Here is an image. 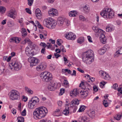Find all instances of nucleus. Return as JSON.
I'll return each instance as SVG.
<instances>
[{
    "label": "nucleus",
    "instance_id": "nucleus-62",
    "mask_svg": "<svg viewBox=\"0 0 122 122\" xmlns=\"http://www.w3.org/2000/svg\"><path fill=\"white\" fill-rule=\"evenodd\" d=\"M77 69L78 71L81 72V73H83L84 72V71L81 69H80V68H77Z\"/></svg>",
    "mask_w": 122,
    "mask_h": 122
},
{
    "label": "nucleus",
    "instance_id": "nucleus-50",
    "mask_svg": "<svg viewBox=\"0 0 122 122\" xmlns=\"http://www.w3.org/2000/svg\"><path fill=\"white\" fill-rule=\"evenodd\" d=\"M28 4L30 6H31L33 2V0H28Z\"/></svg>",
    "mask_w": 122,
    "mask_h": 122
},
{
    "label": "nucleus",
    "instance_id": "nucleus-28",
    "mask_svg": "<svg viewBox=\"0 0 122 122\" xmlns=\"http://www.w3.org/2000/svg\"><path fill=\"white\" fill-rule=\"evenodd\" d=\"M76 11H72L69 13V15L70 17H75L77 14Z\"/></svg>",
    "mask_w": 122,
    "mask_h": 122
},
{
    "label": "nucleus",
    "instance_id": "nucleus-63",
    "mask_svg": "<svg viewBox=\"0 0 122 122\" xmlns=\"http://www.w3.org/2000/svg\"><path fill=\"white\" fill-rule=\"evenodd\" d=\"M37 26L39 28L41 29H43V27L41 25L40 23L39 24H38V25H37Z\"/></svg>",
    "mask_w": 122,
    "mask_h": 122
},
{
    "label": "nucleus",
    "instance_id": "nucleus-4",
    "mask_svg": "<svg viewBox=\"0 0 122 122\" xmlns=\"http://www.w3.org/2000/svg\"><path fill=\"white\" fill-rule=\"evenodd\" d=\"M43 24L44 26L51 29L54 28L56 24V21L51 17L44 19Z\"/></svg>",
    "mask_w": 122,
    "mask_h": 122
},
{
    "label": "nucleus",
    "instance_id": "nucleus-34",
    "mask_svg": "<svg viewBox=\"0 0 122 122\" xmlns=\"http://www.w3.org/2000/svg\"><path fill=\"white\" fill-rule=\"evenodd\" d=\"M69 107H68L67 108H66L63 111V113L65 115H66L69 113Z\"/></svg>",
    "mask_w": 122,
    "mask_h": 122
},
{
    "label": "nucleus",
    "instance_id": "nucleus-59",
    "mask_svg": "<svg viewBox=\"0 0 122 122\" xmlns=\"http://www.w3.org/2000/svg\"><path fill=\"white\" fill-rule=\"evenodd\" d=\"M87 38L89 42H92V38L90 36H87Z\"/></svg>",
    "mask_w": 122,
    "mask_h": 122
},
{
    "label": "nucleus",
    "instance_id": "nucleus-7",
    "mask_svg": "<svg viewBox=\"0 0 122 122\" xmlns=\"http://www.w3.org/2000/svg\"><path fill=\"white\" fill-rule=\"evenodd\" d=\"M10 99L14 100H17L20 97V93L17 91L12 90L10 93Z\"/></svg>",
    "mask_w": 122,
    "mask_h": 122
},
{
    "label": "nucleus",
    "instance_id": "nucleus-22",
    "mask_svg": "<svg viewBox=\"0 0 122 122\" xmlns=\"http://www.w3.org/2000/svg\"><path fill=\"white\" fill-rule=\"evenodd\" d=\"M88 115L90 117L93 118L95 115V111L94 110L90 111L88 112Z\"/></svg>",
    "mask_w": 122,
    "mask_h": 122
},
{
    "label": "nucleus",
    "instance_id": "nucleus-21",
    "mask_svg": "<svg viewBox=\"0 0 122 122\" xmlns=\"http://www.w3.org/2000/svg\"><path fill=\"white\" fill-rule=\"evenodd\" d=\"M25 52L26 54L28 56L30 55L33 56V53H32V52L30 51V49L28 47H27L26 48Z\"/></svg>",
    "mask_w": 122,
    "mask_h": 122
},
{
    "label": "nucleus",
    "instance_id": "nucleus-53",
    "mask_svg": "<svg viewBox=\"0 0 122 122\" xmlns=\"http://www.w3.org/2000/svg\"><path fill=\"white\" fill-rule=\"evenodd\" d=\"M62 41V40L60 39H59L57 40L56 41L57 43V45L59 46H60L61 45V41Z\"/></svg>",
    "mask_w": 122,
    "mask_h": 122
},
{
    "label": "nucleus",
    "instance_id": "nucleus-48",
    "mask_svg": "<svg viewBox=\"0 0 122 122\" xmlns=\"http://www.w3.org/2000/svg\"><path fill=\"white\" fill-rule=\"evenodd\" d=\"M8 25L9 27H11L14 25V24L12 22H9L8 23Z\"/></svg>",
    "mask_w": 122,
    "mask_h": 122
},
{
    "label": "nucleus",
    "instance_id": "nucleus-12",
    "mask_svg": "<svg viewBox=\"0 0 122 122\" xmlns=\"http://www.w3.org/2000/svg\"><path fill=\"white\" fill-rule=\"evenodd\" d=\"M11 64V66H12V67H14V69L15 71H18L21 67L20 64L17 62L12 63Z\"/></svg>",
    "mask_w": 122,
    "mask_h": 122
},
{
    "label": "nucleus",
    "instance_id": "nucleus-10",
    "mask_svg": "<svg viewBox=\"0 0 122 122\" xmlns=\"http://www.w3.org/2000/svg\"><path fill=\"white\" fill-rule=\"evenodd\" d=\"M65 37L68 40H73L75 39L76 36L73 33L70 32L66 35Z\"/></svg>",
    "mask_w": 122,
    "mask_h": 122
},
{
    "label": "nucleus",
    "instance_id": "nucleus-40",
    "mask_svg": "<svg viewBox=\"0 0 122 122\" xmlns=\"http://www.w3.org/2000/svg\"><path fill=\"white\" fill-rule=\"evenodd\" d=\"M52 10L53 11V14L54 16L57 15H58V11L57 10L55 9H52Z\"/></svg>",
    "mask_w": 122,
    "mask_h": 122
},
{
    "label": "nucleus",
    "instance_id": "nucleus-24",
    "mask_svg": "<svg viewBox=\"0 0 122 122\" xmlns=\"http://www.w3.org/2000/svg\"><path fill=\"white\" fill-rule=\"evenodd\" d=\"M24 42L23 43V44H25L26 43H27L29 46H30L32 44L31 41L29 38H26L24 40Z\"/></svg>",
    "mask_w": 122,
    "mask_h": 122
},
{
    "label": "nucleus",
    "instance_id": "nucleus-49",
    "mask_svg": "<svg viewBox=\"0 0 122 122\" xmlns=\"http://www.w3.org/2000/svg\"><path fill=\"white\" fill-rule=\"evenodd\" d=\"M40 38L41 39H46V37L42 34H40Z\"/></svg>",
    "mask_w": 122,
    "mask_h": 122
},
{
    "label": "nucleus",
    "instance_id": "nucleus-41",
    "mask_svg": "<svg viewBox=\"0 0 122 122\" xmlns=\"http://www.w3.org/2000/svg\"><path fill=\"white\" fill-rule=\"evenodd\" d=\"M103 104L105 107H106L108 106V103L107 101L106 100H104L103 101Z\"/></svg>",
    "mask_w": 122,
    "mask_h": 122
},
{
    "label": "nucleus",
    "instance_id": "nucleus-26",
    "mask_svg": "<svg viewBox=\"0 0 122 122\" xmlns=\"http://www.w3.org/2000/svg\"><path fill=\"white\" fill-rule=\"evenodd\" d=\"M41 12V11L38 8L36 10L35 12L36 16L39 19L40 18L39 17L41 15V14L40 13Z\"/></svg>",
    "mask_w": 122,
    "mask_h": 122
},
{
    "label": "nucleus",
    "instance_id": "nucleus-45",
    "mask_svg": "<svg viewBox=\"0 0 122 122\" xmlns=\"http://www.w3.org/2000/svg\"><path fill=\"white\" fill-rule=\"evenodd\" d=\"M10 42H13L16 43V37L13 38L10 40Z\"/></svg>",
    "mask_w": 122,
    "mask_h": 122
},
{
    "label": "nucleus",
    "instance_id": "nucleus-38",
    "mask_svg": "<svg viewBox=\"0 0 122 122\" xmlns=\"http://www.w3.org/2000/svg\"><path fill=\"white\" fill-rule=\"evenodd\" d=\"M117 90L118 92L117 93V95L119 96L120 95L122 94V87H120L118 88Z\"/></svg>",
    "mask_w": 122,
    "mask_h": 122
},
{
    "label": "nucleus",
    "instance_id": "nucleus-15",
    "mask_svg": "<svg viewBox=\"0 0 122 122\" xmlns=\"http://www.w3.org/2000/svg\"><path fill=\"white\" fill-rule=\"evenodd\" d=\"M79 93L77 89H75L70 92V95L72 97H76L79 94Z\"/></svg>",
    "mask_w": 122,
    "mask_h": 122
},
{
    "label": "nucleus",
    "instance_id": "nucleus-18",
    "mask_svg": "<svg viewBox=\"0 0 122 122\" xmlns=\"http://www.w3.org/2000/svg\"><path fill=\"white\" fill-rule=\"evenodd\" d=\"M83 11L84 13L88 14L90 12V8L87 5H86L83 7Z\"/></svg>",
    "mask_w": 122,
    "mask_h": 122
},
{
    "label": "nucleus",
    "instance_id": "nucleus-58",
    "mask_svg": "<svg viewBox=\"0 0 122 122\" xmlns=\"http://www.w3.org/2000/svg\"><path fill=\"white\" fill-rule=\"evenodd\" d=\"M64 84L65 85L68 86V82L67 80H65L64 81Z\"/></svg>",
    "mask_w": 122,
    "mask_h": 122
},
{
    "label": "nucleus",
    "instance_id": "nucleus-17",
    "mask_svg": "<svg viewBox=\"0 0 122 122\" xmlns=\"http://www.w3.org/2000/svg\"><path fill=\"white\" fill-rule=\"evenodd\" d=\"M117 51L114 54L115 57H117L122 54V47H118L117 48Z\"/></svg>",
    "mask_w": 122,
    "mask_h": 122
},
{
    "label": "nucleus",
    "instance_id": "nucleus-23",
    "mask_svg": "<svg viewBox=\"0 0 122 122\" xmlns=\"http://www.w3.org/2000/svg\"><path fill=\"white\" fill-rule=\"evenodd\" d=\"M81 122H89V118L86 116H83L81 119Z\"/></svg>",
    "mask_w": 122,
    "mask_h": 122
},
{
    "label": "nucleus",
    "instance_id": "nucleus-3",
    "mask_svg": "<svg viewBox=\"0 0 122 122\" xmlns=\"http://www.w3.org/2000/svg\"><path fill=\"white\" fill-rule=\"evenodd\" d=\"M114 13L112 9L107 8H104L100 14L105 18L110 19L114 17Z\"/></svg>",
    "mask_w": 122,
    "mask_h": 122
},
{
    "label": "nucleus",
    "instance_id": "nucleus-16",
    "mask_svg": "<svg viewBox=\"0 0 122 122\" xmlns=\"http://www.w3.org/2000/svg\"><path fill=\"white\" fill-rule=\"evenodd\" d=\"M100 39L101 42L102 43L105 44L106 43L107 39L104 34H101L100 35Z\"/></svg>",
    "mask_w": 122,
    "mask_h": 122
},
{
    "label": "nucleus",
    "instance_id": "nucleus-33",
    "mask_svg": "<svg viewBox=\"0 0 122 122\" xmlns=\"http://www.w3.org/2000/svg\"><path fill=\"white\" fill-rule=\"evenodd\" d=\"M103 78L105 80H109L110 78V76L106 72L105 75L103 76Z\"/></svg>",
    "mask_w": 122,
    "mask_h": 122
},
{
    "label": "nucleus",
    "instance_id": "nucleus-8",
    "mask_svg": "<svg viewBox=\"0 0 122 122\" xmlns=\"http://www.w3.org/2000/svg\"><path fill=\"white\" fill-rule=\"evenodd\" d=\"M28 61L30 63V67H32L37 65L39 62L40 60L36 57H32L28 58Z\"/></svg>",
    "mask_w": 122,
    "mask_h": 122
},
{
    "label": "nucleus",
    "instance_id": "nucleus-36",
    "mask_svg": "<svg viewBox=\"0 0 122 122\" xmlns=\"http://www.w3.org/2000/svg\"><path fill=\"white\" fill-rule=\"evenodd\" d=\"M122 115V113L120 115H116L114 117V118L115 119L118 120H119L121 119Z\"/></svg>",
    "mask_w": 122,
    "mask_h": 122
},
{
    "label": "nucleus",
    "instance_id": "nucleus-2",
    "mask_svg": "<svg viewBox=\"0 0 122 122\" xmlns=\"http://www.w3.org/2000/svg\"><path fill=\"white\" fill-rule=\"evenodd\" d=\"M93 52L91 50H89L83 53L82 55L83 61L85 63L89 64L93 61Z\"/></svg>",
    "mask_w": 122,
    "mask_h": 122
},
{
    "label": "nucleus",
    "instance_id": "nucleus-14",
    "mask_svg": "<svg viewBox=\"0 0 122 122\" xmlns=\"http://www.w3.org/2000/svg\"><path fill=\"white\" fill-rule=\"evenodd\" d=\"M65 18L62 17H59L57 19V24L60 26L64 25Z\"/></svg>",
    "mask_w": 122,
    "mask_h": 122
},
{
    "label": "nucleus",
    "instance_id": "nucleus-64",
    "mask_svg": "<svg viewBox=\"0 0 122 122\" xmlns=\"http://www.w3.org/2000/svg\"><path fill=\"white\" fill-rule=\"evenodd\" d=\"M57 103L59 106H61L62 105V102L61 101H59L57 102Z\"/></svg>",
    "mask_w": 122,
    "mask_h": 122
},
{
    "label": "nucleus",
    "instance_id": "nucleus-55",
    "mask_svg": "<svg viewBox=\"0 0 122 122\" xmlns=\"http://www.w3.org/2000/svg\"><path fill=\"white\" fill-rule=\"evenodd\" d=\"M117 86L118 85L116 83H115L114 84L112 87L115 90H116L117 89Z\"/></svg>",
    "mask_w": 122,
    "mask_h": 122
},
{
    "label": "nucleus",
    "instance_id": "nucleus-32",
    "mask_svg": "<svg viewBox=\"0 0 122 122\" xmlns=\"http://www.w3.org/2000/svg\"><path fill=\"white\" fill-rule=\"evenodd\" d=\"M63 25L68 26L70 25V21L65 18Z\"/></svg>",
    "mask_w": 122,
    "mask_h": 122
},
{
    "label": "nucleus",
    "instance_id": "nucleus-52",
    "mask_svg": "<svg viewBox=\"0 0 122 122\" xmlns=\"http://www.w3.org/2000/svg\"><path fill=\"white\" fill-rule=\"evenodd\" d=\"M26 112L25 109L21 113V115L22 116H24L26 115Z\"/></svg>",
    "mask_w": 122,
    "mask_h": 122
},
{
    "label": "nucleus",
    "instance_id": "nucleus-13",
    "mask_svg": "<svg viewBox=\"0 0 122 122\" xmlns=\"http://www.w3.org/2000/svg\"><path fill=\"white\" fill-rule=\"evenodd\" d=\"M46 66V63H42L37 67L36 69L38 71L43 70L45 69Z\"/></svg>",
    "mask_w": 122,
    "mask_h": 122
},
{
    "label": "nucleus",
    "instance_id": "nucleus-35",
    "mask_svg": "<svg viewBox=\"0 0 122 122\" xmlns=\"http://www.w3.org/2000/svg\"><path fill=\"white\" fill-rule=\"evenodd\" d=\"M106 73V72L102 71H100L99 72V74L100 75V76L102 78H103L104 75H105Z\"/></svg>",
    "mask_w": 122,
    "mask_h": 122
},
{
    "label": "nucleus",
    "instance_id": "nucleus-1",
    "mask_svg": "<svg viewBox=\"0 0 122 122\" xmlns=\"http://www.w3.org/2000/svg\"><path fill=\"white\" fill-rule=\"evenodd\" d=\"M47 112L46 108L45 107H39L36 109L33 112L34 117L36 119H41L45 117Z\"/></svg>",
    "mask_w": 122,
    "mask_h": 122
},
{
    "label": "nucleus",
    "instance_id": "nucleus-37",
    "mask_svg": "<svg viewBox=\"0 0 122 122\" xmlns=\"http://www.w3.org/2000/svg\"><path fill=\"white\" fill-rule=\"evenodd\" d=\"M6 8L5 7L2 6H0V12L2 13H3L5 12Z\"/></svg>",
    "mask_w": 122,
    "mask_h": 122
},
{
    "label": "nucleus",
    "instance_id": "nucleus-5",
    "mask_svg": "<svg viewBox=\"0 0 122 122\" xmlns=\"http://www.w3.org/2000/svg\"><path fill=\"white\" fill-rule=\"evenodd\" d=\"M40 76L43 81L46 82L50 81L52 79L51 74L47 71L41 73Z\"/></svg>",
    "mask_w": 122,
    "mask_h": 122
},
{
    "label": "nucleus",
    "instance_id": "nucleus-29",
    "mask_svg": "<svg viewBox=\"0 0 122 122\" xmlns=\"http://www.w3.org/2000/svg\"><path fill=\"white\" fill-rule=\"evenodd\" d=\"M84 41V39L83 37H81L79 38L77 40V42L78 43L81 44Z\"/></svg>",
    "mask_w": 122,
    "mask_h": 122
},
{
    "label": "nucleus",
    "instance_id": "nucleus-6",
    "mask_svg": "<svg viewBox=\"0 0 122 122\" xmlns=\"http://www.w3.org/2000/svg\"><path fill=\"white\" fill-rule=\"evenodd\" d=\"M39 101V99L37 97H33L29 102L28 106L29 108L33 109L35 107L36 104L38 103Z\"/></svg>",
    "mask_w": 122,
    "mask_h": 122
},
{
    "label": "nucleus",
    "instance_id": "nucleus-39",
    "mask_svg": "<svg viewBox=\"0 0 122 122\" xmlns=\"http://www.w3.org/2000/svg\"><path fill=\"white\" fill-rule=\"evenodd\" d=\"M85 109V107L84 106H81L80 108L78 111V112H82Z\"/></svg>",
    "mask_w": 122,
    "mask_h": 122
},
{
    "label": "nucleus",
    "instance_id": "nucleus-43",
    "mask_svg": "<svg viewBox=\"0 0 122 122\" xmlns=\"http://www.w3.org/2000/svg\"><path fill=\"white\" fill-rule=\"evenodd\" d=\"M53 11L52 9H51L48 12V14L50 16H54L53 14Z\"/></svg>",
    "mask_w": 122,
    "mask_h": 122
},
{
    "label": "nucleus",
    "instance_id": "nucleus-11",
    "mask_svg": "<svg viewBox=\"0 0 122 122\" xmlns=\"http://www.w3.org/2000/svg\"><path fill=\"white\" fill-rule=\"evenodd\" d=\"M8 16L14 19L15 18L16 16V13L14 9L10 10L8 13Z\"/></svg>",
    "mask_w": 122,
    "mask_h": 122
},
{
    "label": "nucleus",
    "instance_id": "nucleus-51",
    "mask_svg": "<svg viewBox=\"0 0 122 122\" xmlns=\"http://www.w3.org/2000/svg\"><path fill=\"white\" fill-rule=\"evenodd\" d=\"M60 92L59 93L60 95H62L64 93L65 90L63 88H61L60 90Z\"/></svg>",
    "mask_w": 122,
    "mask_h": 122
},
{
    "label": "nucleus",
    "instance_id": "nucleus-20",
    "mask_svg": "<svg viewBox=\"0 0 122 122\" xmlns=\"http://www.w3.org/2000/svg\"><path fill=\"white\" fill-rule=\"evenodd\" d=\"M79 101L78 99H75L71 101V102L70 105L71 106L72 105V106H75L78 105L79 103Z\"/></svg>",
    "mask_w": 122,
    "mask_h": 122
},
{
    "label": "nucleus",
    "instance_id": "nucleus-57",
    "mask_svg": "<svg viewBox=\"0 0 122 122\" xmlns=\"http://www.w3.org/2000/svg\"><path fill=\"white\" fill-rule=\"evenodd\" d=\"M41 34L46 37L47 35V32L46 31L44 30L43 31Z\"/></svg>",
    "mask_w": 122,
    "mask_h": 122
},
{
    "label": "nucleus",
    "instance_id": "nucleus-19",
    "mask_svg": "<svg viewBox=\"0 0 122 122\" xmlns=\"http://www.w3.org/2000/svg\"><path fill=\"white\" fill-rule=\"evenodd\" d=\"M93 30L96 33H103L104 31L102 29L98 28L96 26H93L92 27Z\"/></svg>",
    "mask_w": 122,
    "mask_h": 122
},
{
    "label": "nucleus",
    "instance_id": "nucleus-56",
    "mask_svg": "<svg viewBox=\"0 0 122 122\" xmlns=\"http://www.w3.org/2000/svg\"><path fill=\"white\" fill-rule=\"evenodd\" d=\"M93 90L95 92H97L98 91V89L97 86H93Z\"/></svg>",
    "mask_w": 122,
    "mask_h": 122
},
{
    "label": "nucleus",
    "instance_id": "nucleus-46",
    "mask_svg": "<svg viewBox=\"0 0 122 122\" xmlns=\"http://www.w3.org/2000/svg\"><path fill=\"white\" fill-rule=\"evenodd\" d=\"M17 119L20 120L22 122H24V118L21 116L18 117L17 118Z\"/></svg>",
    "mask_w": 122,
    "mask_h": 122
},
{
    "label": "nucleus",
    "instance_id": "nucleus-30",
    "mask_svg": "<svg viewBox=\"0 0 122 122\" xmlns=\"http://www.w3.org/2000/svg\"><path fill=\"white\" fill-rule=\"evenodd\" d=\"M81 95L84 96L85 97L87 96L88 94V91L84 90L83 91H81L80 92Z\"/></svg>",
    "mask_w": 122,
    "mask_h": 122
},
{
    "label": "nucleus",
    "instance_id": "nucleus-25",
    "mask_svg": "<svg viewBox=\"0 0 122 122\" xmlns=\"http://www.w3.org/2000/svg\"><path fill=\"white\" fill-rule=\"evenodd\" d=\"M106 49L103 47L99 50L98 53L100 55H102L106 52Z\"/></svg>",
    "mask_w": 122,
    "mask_h": 122
},
{
    "label": "nucleus",
    "instance_id": "nucleus-60",
    "mask_svg": "<svg viewBox=\"0 0 122 122\" xmlns=\"http://www.w3.org/2000/svg\"><path fill=\"white\" fill-rule=\"evenodd\" d=\"M55 68V67L54 66H53L52 65L50 66V70H51L52 71H53L54 70Z\"/></svg>",
    "mask_w": 122,
    "mask_h": 122
},
{
    "label": "nucleus",
    "instance_id": "nucleus-47",
    "mask_svg": "<svg viewBox=\"0 0 122 122\" xmlns=\"http://www.w3.org/2000/svg\"><path fill=\"white\" fill-rule=\"evenodd\" d=\"M79 19L80 20L84 21L86 20L85 18L83 16L80 15L79 16Z\"/></svg>",
    "mask_w": 122,
    "mask_h": 122
},
{
    "label": "nucleus",
    "instance_id": "nucleus-31",
    "mask_svg": "<svg viewBox=\"0 0 122 122\" xmlns=\"http://www.w3.org/2000/svg\"><path fill=\"white\" fill-rule=\"evenodd\" d=\"M25 89L26 91L29 94H31L33 93V92L30 89L28 88L27 87H25Z\"/></svg>",
    "mask_w": 122,
    "mask_h": 122
},
{
    "label": "nucleus",
    "instance_id": "nucleus-61",
    "mask_svg": "<svg viewBox=\"0 0 122 122\" xmlns=\"http://www.w3.org/2000/svg\"><path fill=\"white\" fill-rule=\"evenodd\" d=\"M66 105L67 106H69V105L70 104V102L69 100L68 99H66Z\"/></svg>",
    "mask_w": 122,
    "mask_h": 122
},
{
    "label": "nucleus",
    "instance_id": "nucleus-27",
    "mask_svg": "<svg viewBox=\"0 0 122 122\" xmlns=\"http://www.w3.org/2000/svg\"><path fill=\"white\" fill-rule=\"evenodd\" d=\"M114 30L113 27H110L109 26H107L106 27V30L107 32H111Z\"/></svg>",
    "mask_w": 122,
    "mask_h": 122
},
{
    "label": "nucleus",
    "instance_id": "nucleus-44",
    "mask_svg": "<svg viewBox=\"0 0 122 122\" xmlns=\"http://www.w3.org/2000/svg\"><path fill=\"white\" fill-rule=\"evenodd\" d=\"M40 46L43 48H45L46 46V43L44 42H41L39 45Z\"/></svg>",
    "mask_w": 122,
    "mask_h": 122
},
{
    "label": "nucleus",
    "instance_id": "nucleus-54",
    "mask_svg": "<svg viewBox=\"0 0 122 122\" xmlns=\"http://www.w3.org/2000/svg\"><path fill=\"white\" fill-rule=\"evenodd\" d=\"M25 10L26 12L28 13L31 14V12L30 10L28 8H26L25 9Z\"/></svg>",
    "mask_w": 122,
    "mask_h": 122
},
{
    "label": "nucleus",
    "instance_id": "nucleus-42",
    "mask_svg": "<svg viewBox=\"0 0 122 122\" xmlns=\"http://www.w3.org/2000/svg\"><path fill=\"white\" fill-rule=\"evenodd\" d=\"M60 48L62 52H66V49L63 45H60Z\"/></svg>",
    "mask_w": 122,
    "mask_h": 122
},
{
    "label": "nucleus",
    "instance_id": "nucleus-9",
    "mask_svg": "<svg viewBox=\"0 0 122 122\" xmlns=\"http://www.w3.org/2000/svg\"><path fill=\"white\" fill-rule=\"evenodd\" d=\"M57 87L55 83L53 81H51L48 86V90L51 91L54 90Z\"/></svg>",
    "mask_w": 122,
    "mask_h": 122
}]
</instances>
